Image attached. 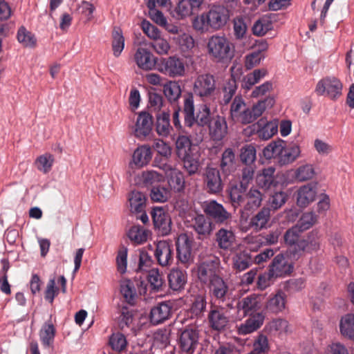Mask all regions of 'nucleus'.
I'll return each mask as SVG.
<instances>
[{
  "instance_id": "f257e3e1",
  "label": "nucleus",
  "mask_w": 354,
  "mask_h": 354,
  "mask_svg": "<svg viewBox=\"0 0 354 354\" xmlns=\"http://www.w3.org/2000/svg\"><path fill=\"white\" fill-rule=\"evenodd\" d=\"M263 297L261 295L252 294L239 299L236 303V313L234 319L241 321L248 316V318L237 326L236 331L240 335H245L254 333L263 324L266 314L261 310Z\"/></svg>"
},
{
  "instance_id": "f03ea898",
  "label": "nucleus",
  "mask_w": 354,
  "mask_h": 354,
  "mask_svg": "<svg viewBox=\"0 0 354 354\" xmlns=\"http://www.w3.org/2000/svg\"><path fill=\"white\" fill-rule=\"evenodd\" d=\"M230 19V11L221 5H214L209 10L197 15L192 21L193 29L198 33L204 34L216 31L223 28Z\"/></svg>"
},
{
  "instance_id": "7ed1b4c3",
  "label": "nucleus",
  "mask_w": 354,
  "mask_h": 354,
  "mask_svg": "<svg viewBox=\"0 0 354 354\" xmlns=\"http://www.w3.org/2000/svg\"><path fill=\"white\" fill-rule=\"evenodd\" d=\"M194 102L193 94L188 95L184 100L183 114L185 124L188 127L197 126L199 128L200 134L202 133V129L209 125L211 122L210 109L206 104L201 106L194 115Z\"/></svg>"
},
{
  "instance_id": "20e7f679",
  "label": "nucleus",
  "mask_w": 354,
  "mask_h": 354,
  "mask_svg": "<svg viewBox=\"0 0 354 354\" xmlns=\"http://www.w3.org/2000/svg\"><path fill=\"white\" fill-rule=\"evenodd\" d=\"M209 56L217 62L230 61L234 55L233 44L224 35H214L207 44Z\"/></svg>"
},
{
  "instance_id": "39448f33",
  "label": "nucleus",
  "mask_w": 354,
  "mask_h": 354,
  "mask_svg": "<svg viewBox=\"0 0 354 354\" xmlns=\"http://www.w3.org/2000/svg\"><path fill=\"white\" fill-rule=\"evenodd\" d=\"M343 84L335 76H327L321 79L316 84L315 92L317 95L325 96L336 100L342 95Z\"/></svg>"
},
{
  "instance_id": "423d86ee",
  "label": "nucleus",
  "mask_w": 354,
  "mask_h": 354,
  "mask_svg": "<svg viewBox=\"0 0 354 354\" xmlns=\"http://www.w3.org/2000/svg\"><path fill=\"white\" fill-rule=\"evenodd\" d=\"M156 69L170 77H183L185 73L183 59L176 55L159 59Z\"/></svg>"
},
{
  "instance_id": "0eeeda50",
  "label": "nucleus",
  "mask_w": 354,
  "mask_h": 354,
  "mask_svg": "<svg viewBox=\"0 0 354 354\" xmlns=\"http://www.w3.org/2000/svg\"><path fill=\"white\" fill-rule=\"evenodd\" d=\"M216 80L210 74L198 75L194 83L193 94L199 97L203 101L211 99L216 92Z\"/></svg>"
},
{
  "instance_id": "6e6552de",
  "label": "nucleus",
  "mask_w": 354,
  "mask_h": 354,
  "mask_svg": "<svg viewBox=\"0 0 354 354\" xmlns=\"http://www.w3.org/2000/svg\"><path fill=\"white\" fill-rule=\"evenodd\" d=\"M211 297L219 304L225 303L227 308H233L232 302L230 301L232 292L230 291L227 283L220 277H214L209 286Z\"/></svg>"
},
{
  "instance_id": "1a4fd4ad",
  "label": "nucleus",
  "mask_w": 354,
  "mask_h": 354,
  "mask_svg": "<svg viewBox=\"0 0 354 354\" xmlns=\"http://www.w3.org/2000/svg\"><path fill=\"white\" fill-rule=\"evenodd\" d=\"M192 244V239L186 234H180L176 242L178 261L186 268L194 262Z\"/></svg>"
},
{
  "instance_id": "9d476101",
  "label": "nucleus",
  "mask_w": 354,
  "mask_h": 354,
  "mask_svg": "<svg viewBox=\"0 0 354 354\" xmlns=\"http://www.w3.org/2000/svg\"><path fill=\"white\" fill-rule=\"evenodd\" d=\"M153 124V116L149 113L147 111L140 112L133 127L134 136L140 140H145L151 135Z\"/></svg>"
},
{
  "instance_id": "9b49d317",
  "label": "nucleus",
  "mask_w": 354,
  "mask_h": 354,
  "mask_svg": "<svg viewBox=\"0 0 354 354\" xmlns=\"http://www.w3.org/2000/svg\"><path fill=\"white\" fill-rule=\"evenodd\" d=\"M199 340V331L195 328H188L183 330L180 335L178 343L182 352L193 354Z\"/></svg>"
},
{
  "instance_id": "f8f14e48",
  "label": "nucleus",
  "mask_w": 354,
  "mask_h": 354,
  "mask_svg": "<svg viewBox=\"0 0 354 354\" xmlns=\"http://www.w3.org/2000/svg\"><path fill=\"white\" fill-rule=\"evenodd\" d=\"M202 209L207 216L213 218L216 223H224L231 217V214L221 204L214 200L203 202Z\"/></svg>"
},
{
  "instance_id": "ddd939ff",
  "label": "nucleus",
  "mask_w": 354,
  "mask_h": 354,
  "mask_svg": "<svg viewBox=\"0 0 354 354\" xmlns=\"http://www.w3.org/2000/svg\"><path fill=\"white\" fill-rule=\"evenodd\" d=\"M151 216L155 228L162 236L168 235L171 230V219L169 214L162 208L154 207Z\"/></svg>"
},
{
  "instance_id": "4468645a",
  "label": "nucleus",
  "mask_w": 354,
  "mask_h": 354,
  "mask_svg": "<svg viewBox=\"0 0 354 354\" xmlns=\"http://www.w3.org/2000/svg\"><path fill=\"white\" fill-rule=\"evenodd\" d=\"M154 257L162 267H169L174 261V248L171 242L160 241L156 243Z\"/></svg>"
},
{
  "instance_id": "2eb2a0df",
  "label": "nucleus",
  "mask_w": 354,
  "mask_h": 354,
  "mask_svg": "<svg viewBox=\"0 0 354 354\" xmlns=\"http://www.w3.org/2000/svg\"><path fill=\"white\" fill-rule=\"evenodd\" d=\"M203 180L209 193L218 194L222 192L223 183L220 171L216 168L207 167L203 176Z\"/></svg>"
},
{
  "instance_id": "dca6fc26",
  "label": "nucleus",
  "mask_w": 354,
  "mask_h": 354,
  "mask_svg": "<svg viewBox=\"0 0 354 354\" xmlns=\"http://www.w3.org/2000/svg\"><path fill=\"white\" fill-rule=\"evenodd\" d=\"M318 232L312 231L306 239H301L294 250V259L299 258L304 252L317 251L320 248Z\"/></svg>"
},
{
  "instance_id": "f3484780",
  "label": "nucleus",
  "mask_w": 354,
  "mask_h": 354,
  "mask_svg": "<svg viewBox=\"0 0 354 354\" xmlns=\"http://www.w3.org/2000/svg\"><path fill=\"white\" fill-rule=\"evenodd\" d=\"M270 219V209L269 207H263L256 215L252 216L248 225L241 224V228L243 231L247 232L252 229L256 232H259L268 227V223Z\"/></svg>"
},
{
  "instance_id": "a211bd4d",
  "label": "nucleus",
  "mask_w": 354,
  "mask_h": 354,
  "mask_svg": "<svg viewBox=\"0 0 354 354\" xmlns=\"http://www.w3.org/2000/svg\"><path fill=\"white\" fill-rule=\"evenodd\" d=\"M138 66L144 71L156 69L158 59L147 48H138L134 55Z\"/></svg>"
},
{
  "instance_id": "6ab92c4d",
  "label": "nucleus",
  "mask_w": 354,
  "mask_h": 354,
  "mask_svg": "<svg viewBox=\"0 0 354 354\" xmlns=\"http://www.w3.org/2000/svg\"><path fill=\"white\" fill-rule=\"evenodd\" d=\"M252 127L257 129L259 138L264 140H269L278 131L277 121H268L265 118H261Z\"/></svg>"
},
{
  "instance_id": "aec40b11",
  "label": "nucleus",
  "mask_w": 354,
  "mask_h": 354,
  "mask_svg": "<svg viewBox=\"0 0 354 354\" xmlns=\"http://www.w3.org/2000/svg\"><path fill=\"white\" fill-rule=\"evenodd\" d=\"M169 288L177 292L184 290L187 282V272L180 268H172L167 276Z\"/></svg>"
},
{
  "instance_id": "412c9836",
  "label": "nucleus",
  "mask_w": 354,
  "mask_h": 354,
  "mask_svg": "<svg viewBox=\"0 0 354 354\" xmlns=\"http://www.w3.org/2000/svg\"><path fill=\"white\" fill-rule=\"evenodd\" d=\"M207 319L210 327L218 331L224 330L229 322V318L225 315L223 307L214 306L211 308Z\"/></svg>"
},
{
  "instance_id": "4be33fe9",
  "label": "nucleus",
  "mask_w": 354,
  "mask_h": 354,
  "mask_svg": "<svg viewBox=\"0 0 354 354\" xmlns=\"http://www.w3.org/2000/svg\"><path fill=\"white\" fill-rule=\"evenodd\" d=\"M286 293L279 290L276 294L270 295L266 303L265 309L268 313L277 315L286 309Z\"/></svg>"
},
{
  "instance_id": "5701e85b",
  "label": "nucleus",
  "mask_w": 354,
  "mask_h": 354,
  "mask_svg": "<svg viewBox=\"0 0 354 354\" xmlns=\"http://www.w3.org/2000/svg\"><path fill=\"white\" fill-rule=\"evenodd\" d=\"M209 135L216 141H220L227 133V125L225 119L220 115L214 117L209 124Z\"/></svg>"
},
{
  "instance_id": "b1692460",
  "label": "nucleus",
  "mask_w": 354,
  "mask_h": 354,
  "mask_svg": "<svg viewBox=\"0 0 354 354\" xmlns=\"http://www.w3.org/2000/svg\"><path fill=\"white\" fill-rule=\"evenodd\" d=\"M317 184H307L297 191V203L299 207H306L315 200Z\"/></svg>"
},
{
  "instance_id": "393cba45",
  "label": "nucleus",
  "mask_w": 354,
  "mask_h": 354,
  "mask_svg": "<svg viewBox=\"0 0 354 354\" xmlns=\"http://www.w3.org/2000/svg\"><path fill=\"white\" fill-rule=\"evenodd\" d=\"M171 306L169 303L162 302L151 308L150 321L154 325H158L168 319L171 315Z\"/></svg>"
},
{
  "instance_id": "a878e982",
  "label": "nucleus",
  "mask_w": 354,
  "mask_h": 354,
  "mask_svg": "<svg viewBox=\"0 0 354 354\" xmlns=\"http://www.w3.org/2000/svg\"><path fill=\"white\" fill-rule=\"evenodd\" d=\"M217 266V262L214 261H204L200 263L197 270L199 280L204 283L207 282L210 283L214 277H218L216 274Z\"/></svg>"
},
{
  "instance_id": "bb28decb",
  "label": "nucleus",
  "mask_w": 354,
  "mask_h": 354,
  "mask_svg": "<svg viewBox=\"0 0 354 354\" xmlns=\"http://www.w3.org/2000/svg\"><path fill=\"white\" fill-rule=\"evenodd\" d=\"M269 270L274 276L279 277L292 272L293 266L287 262L283 254H279L274 258Z\"/></svg>"
},
{
  "instance_id": "cd10ccee",
  "label": "nucleus",
  "mask_w": 354,
  "mask_h": 354,
  "mask_svg": "<svg viewBox=\"0 0 354 354\" xmlns=\"http://www.w3.org/2000/svg\"><path fill=\"white\" fill-rule=\"evenodd\" d=\"M151 158V148L147 145H142L134 151L130 165L131 167L134 165L137 168H141L147 165L150 162Z\"/></svg>"
},
{
  "instance_id": "c85d7f7f",
  "label": "nucleus",
  "mask_w": 354,
  "mask_h": 354,
  "mask_svg": "<svg viewBox=\"0 0 354 354\" xmlns=\"http://www.w3.org/2000/svg\"><path fill=\"white\" fill-rule=\"evenodd\" d=\"M274 171L275 169L272 167L263 169L257 176V185L264 189L277 187L278 182L274 178Z\"/></svg>"
},
{
  "instance_id": "c756f323",
  "label": "nucleus",
  "mask_w": 354,
  "mask_h": 354,
  "mask_svg": "<svg viewBox=\"0 0 354 354\" xmlns=\"http://www.w3.org/2000/svg\"><path fill=\"white\" fill-rule=\"evenodd\" d=\"M301 154L300 147L297 144L286 146L283 142L279 163L280 165H287L294 162Z\"/></svg>"
},
{
  "instance_id": "7c9ffc66",
  "label": "nucleus",
  "mask_w": 354,
  "mask_h": 354,
  "mask_svg": "<svg viewBox=\"0 0 354 354\" xmlns=\"http://www.w3.org/2000/svg\"><path fill=\"white\" fill-rule=\"evenodd\" d=\"M268 75V71L266 68L255 69L252 73L244 76L241 87L246 91L250 90L253 86L259 83Z\"/></svg>"
},
{
  "instance_id": "2f4dec72",
  "label": "nucleus",
  "mask_w": 354,
  "mask_h": 354,
  "mask_svg": "<svg viewBox=\"0 0 354 354\" xmlns=\"http://www.w3.org/2000/svg\"><path fill=\"white\" fill-rule=\"evenodd\" d=\"M172 127L170 124V115L168 112H162L156 118V131L162 138H167Z\"/></svg>"
},
{
  "instance_id": "473e14b6",
  "label": "nucleus",
  "mask_w": 354,
  "mask_h": 354,
  "mask_svg": "<svg viewBox=\"0 0 354 354\" xmlns=\"http://www.w3.org/2000/svg\"><path fill=\"white\" fill-rule=\"evenodd\" d=\"M246 189L247 186L243 185V182L230 187L229 195L234 207L241 206L245 203Z\"/></svg>"
},
{
  "instance_id": "72a5a7b5",
  "label": "nucleus",
  "mask_w": 354,
  "mask_h": 354,
  "mask_svg": "<svg viewBox=\"0 0 354 354\" xmlns=\"http://www.w3.org/2000/svg\"><path fill=\"white\" fill-rule=\"evenodd\" d=\"M147 198L138 191H133L129 196L130 211L131 212H143L146 208Z\"/></svg>"
},
{
  "instance_id": "f704fd0d",
  "label": "nucleus",
  "mask_w": 354,
  "mask_h": 354,
  "mask_svg": "<svg viewBox=\"0 0 354 354\" xmlns=\"http://www.w3.org/2000/svg\"><path fill=\"white\" fill-rule=\"evenodd\" d=\"M120 293L124 301L130 304L133 305L137 297V290L133 281L129 279H125L120 283Z\"/></svg>"
},
{
  "instance_id": "c9c22d12",
  "label": "nucleus",
  "mask_w": 354,
  "mask_h": 354,
  "mask_svg": "<svg viewBox=\"0 0 354 354\" xmlns=\"http://www.w3.org/2000/svg\"><path fill=\"white\" fill-rule=\"evenodd\" d=\"M216 240L220 248L230 250L233 247L235 236L232 230L221 228L216 234Z\"/></svg>"
},
{
  "instance_id": "e433bc0d",
  "label": "nucleus",
  "mask_w": 354,
  "mask_h": 354,
  "mask_svg": "<svg viewBox=\"0 0 354 354\" xmlns=\"http://www.w3.org/2000/svg\"><path fill=\"white\" fill-rule=\"evenodd\" d=\"M192 226L199 234L207 236L212 231V223L203 214L197 215L193 220Z\"/></svg>"
},
{
  "instance_id": "4c0bfd02",
  "label": "nucleus",
  "mask_w": 354,
  "mask_h": 354,
  "mask_svg": "<svg viewBox=\"0 0 354 354\" xmlns=\"http://www.w3.org/2000/svg\"><path fill=\"white\" fill-rule=\"evenodd\" d=\"M263 195L260 191L255 188H251L246 192L245 196V203H243L245 209L247 210H254L257 209L261 204Z\"/></svg>"
},
{
  "instance_id": "58836bf2",
  "label": "nucleus",
  "mask_w": 354,
  "mask_h": 354,
  "mask_svg": "<svg viewBox=\"0 0 354 354\" xmlns=\"http://www.w3.org/2000/svg\"><path fill=\"white\" fill-rule=\"evenodd\" d=\"M339 330L346 338L354 340V315L346 314L339 322Z\"/></svg>"
},
{
  "instance_id": "ea45409f",
  "label": "nucleus",
  "mask_w": 354,
  "mask_h": 354,
  "mask_svg": "<svg viewBox=\"0 0 354 354\" xmlns=\"http://www.w3.org/2000/svg\"><path fill=\"white\" fill-rule=\"evenodd\" d=\"M150 234L149 230L139 225L131 227L127 234L131 241L136 245L146 242Z\"/></svg>"
},
{
  "instance_id": "a19ab883",
  "label": "nucleus",
  "mask_w": 354,
  "mask_h": 354,
  "mask_svg": "<svg viewBox=\"0 0 354 354\" xmlns=\"http://www.w3.org/2000/svg\"><path fill=\"white\" fill-rule=\"evenodd\" d=\"M176 148L178 156L185 157L186 155L196 151V148L192 146L189 137L186 136H178L176 140Z\"/></svg>"
},
{
  "instance_id": "79ce46f5",
  "label": "nucleus",
  "mask_w": 354,
  "mask_h": 354,
  "mask_svg": "<svg viewBox=\"0 0 354 354\" xmlns=\"http://www.w3.org/2000/svg\"><path fill=\"white\" fill-rule=\"evenodd\" d=\"M56 329L50 322H46L39 331V338L44 346L53 345L55 337Z\"/></svg>"
},
{
  "instance_id": "37998d69",
  "label": "nucleus",
  "mask_w": 354,
  "mask_h": 354,
  "mask_svg": "<svg viewBox=\"0 0 354 354\" xmlns=\"http://www.w3.org/2000/svg\"><path fill=\"white\" fill-rule=\"evenodd\" d=\"M173 39L183 53L190 52L195 46L193 37L185 32H180L176 37H174Z\"/></svg>"
},
{
  "instance_id": "c03bdc74",
  "label": "nucleus",
  "mask_w": 354,
  "mask_h": 354,
  "mask_svg": "<svg viewBox=\"0 0 354 354\" xmlns=\"http://www.w3.org/2000/svg\"><path fill=\"white\" fill-rule=\"evenodd\" d=\"M112 50L115 57H118L122 53L124 48V37L122 30L118 27H114L112 31Z\"/></svg>"
},
{
  "instance_id": "a18cd8bd",
  "label": "nucleus",
  "mask_w": 354,
  "mask_h": 354,
  "mask_svg": "<svg viewBox=\"0 0 354 354\" xmlns=\"http://www.w3.org/2000/svg\"><path fill=\"white\" fill-rule=\"evenodd\" d=\"M303 232L295 225L288 229L284 234L283 238L286 245L290 246V252L294 258V250L296 249L297 244L300 241L299 236Z\"/></svg>"
},
{
  "instance_id": "49530a36",
  "label": "nucleus",
  "mask_w": 354,
  "mask_h": 354,
  "mask_svg": "<svg viewBox=\"0 0 354 354\" xmlns=\"http://www.w3.org/2000/svg\"><path fill=\"white\" fill-rule=\"evenodd\" d=\"M183 161L185 169L189 175L196 174L199 168V155L197 151L186 155L185 157H180Z\"/></svg>"
},
{
  "instance_id": "de8ad7c7",
  "label": "nucleus",
  "mask_w": 354,
  "mask_h": 354,
  "mask_svg": "<svg viewBox=\"0 0 354 354\" xmlns=\"http://www.w3.org/2000/svg\"><path fill=\"white\" fill-rule=\"evenodd\" d=\"M54 161L53 155L46 153L37 158L35 165L39 171L47 174L51 170Z\"/></svg>"
},
{
  "instance_id": "09e8293b",
  "label": "nucleus",
  "mask_w": 354,
  "mask_h": 354,
  "mask_svg": "<svg viewBox=\"0 0 354 354\" xmlns=\"http://www.w3.org/2000/svg\"><path fill=\"white\" fill-rule=\"evenodd\" d=\"M274 103V97L271 95H268L263 100L258 101L251 108L252 109L253 115L257 119L263 115L266 109H271Z\"/></svg>"
},
{
  "instance_id": "8fccbe9b",
  "label": "nucleus",
  "mask_w": 354,
  "mask_h": 354,
  "mask_svg": "<svg viewBox=\"0 0 354 354\" xmlns=\"http://www.w3.org/2000/svg\"><path fill=\"white\" fill-rule=\"evenodd\" d=\"M315 175V170L311 164L301 165L295 171V178L299 182L311 180Z\"/></svg>"
},
{
  "instance_id": "3c124183",
  "label": "nucleus",
  "mask_w": 354,
  "mask_h": 354,
  "mask_svg": "<svg viewBox=\"0 0 354 354\" xmlns=\"http://www.w3.org/2000/svg\"><path fill=\"white\" fill-rule=\"evenodd\" d=\"M193 10L187 0H180L174 9L172 16L178 20L184 19L192 14Z\"/></svg>"
},
{
  "instance_id": "603ef678",
  "label": "nucleus",
  "mask_w": 354,
  "mask_h": 354,
  "mask_svg": "<svg viewBox=\"0 0 354 354\" xmlns=\"http://www.w3.org/2000/svg\"><path fill=\"white\" fill-rule=\"evenodd\" d=\"M283 141H274L270 142L267 147L263 150V156L269 160L273 158H278L279 160L281 152L283 149Z\"/></svg>"
},
{
  "instance_id": "864d4df0",
  "label": "nucleus",
  "mask_w": 354,
  "mask_h": 354,
  "mask_svg": "<svg viewBox=\"0 0 354 354\" xmlns=\"http://www.w3.org/2000/svg\"><path fill=\"white\" fill-rule=\"evenodd\" d=\"M236 90V81L234 77H232L224 84L223 88V96L222 98V103L225 105L227 104L231 101L232 97L235 95Z\"/></svg>"
},
{
  "instance_id": "5fc2aeb1",
  "label": "nucleus",
  "mask_w": 354,
  "mask_h": 354,
  "mask_svg": "<svg viewBox=\"0 0 354 354\" xmlns=\"http://www.w3.org/2000/svg\"><path fill=\"white\" fill-rule=\"evenodd\" d=\"M142 181L146 186H156L155 185L165 181V176L154 170L143 171L142 174Z\"/></svg>"
},
{
  "instance_id": "6e6d98bb",
  "label": "nucleus",
  "mask_w": 354,
  "mask_h": 354,
  "mask_svg": "<svg viewBox=\"0 0 354 354\" xmlns=\"http://www.w3.org/2000/svg\"><path fill=\"white\" fill-rule=\"evenodd\" d=\"M317 216L313 212L304 213L295 225L301 231L310 229L317 221Z\"/></svg>"
},
{
  "instance_id": "4d7b16f0",
  "label": "nucleus",
  "mask_w": 354,
  "mask_h": 354,
  "mask_svg": "<svg viewBox=\"0 0 354 354\" xmlns=\"http://www.w3.org/2000/svg\"><path fill=\"white\" fill-rule=\"evenodd\" d=\"M147 279L153 291L158 292L162 289L164 280L158 268H153L148 272Z\"/></svg>"
},
{
  "instance_id": "13d9d810",
  "label": "nucleus",
  "mask_w": 354,
  "mask_h": 354,
  "mask_svg": "<svg viewBox=\"0 0 354 354\" xmlns=\"http://www.w3.org/2000/svg\"><path fill=\"white\" fill-rule=\"evenodd\" d=\"M272 28V23L268 17H262L257 20L252 26V32L257 36H263Z\"/></svg>"
},
{
  "instance_id": "bf43d9fd",
  "label": "nucleus",
  "mask_w": 354,
  "mask_h": 354,
  "mask_svg": "<svg viewBox=\"0 0 354 354\" xmlns=\"http://www.w3.org/2000/svg\"><path fill=\"white\" fill-rule=\"evenodd\" d=\"M163 92L169 101L177 100L181 95V89L176 82L170 81L164 85Z\"/></svg>"
},
{
  "instance_id": "052dcab7",
  "label": "nucleus",
  "mask_w": 354,
  "mask_h": 354,
  "mask_svg": "<svg viewBox=\"0 0 354 354\" xmlns=\"http://www.w3.org/2000/svg\"><path fill=\"white\" fill-rule=\"evenodd\" d=\"M17 37L18 41L26 47H34L36 44L34 36L24 26L19 28Z\"/></svg>"
},
{
  "instance_id": "680f3d73",
  "label": "nucleus",
  "mask_w": 354,
  "mask_h": 354,
  "mask_svg": "<svg viewBox=\"0 0 354 354\" xmlns=\"http://www.w3.org/2000/svg\"><path fill=\"white\" fill-rule=\"evenodd\" d=\"M256 155L257 151L255 147L252 145H246L241 149L240 158L242 162L246 165H250L255 161Z\"/></svg>"
},
{
  "instance_id": "e2e57ef3",
  "label": "nucleus",
  "mask_w": 354,
  "mask_h": 354,
  "mask_svg": "<svg viewBox=\"0 0 354 354\" xmlns=\"http://www.w3.org/2000/svg\"><path fill=\"white\" fill-rule=\"evenodd\" d=\"M245 106L246 104L241 95H236L234 98L230 111V117L233 121L237 119Z\"/></svg>"
},
{
  "instance_id": "0e129e2a",
  "label": "nucleus",
  "mask_w": 354,
  "mask_h": 354,
  "mask_svg": "<svg viewBox=\"0 0 354 354\" xmlns=\"http://www.w3.org/2000/svg\"><path fill=\"white\" fill-rule=\"evenodd\" d=\"M147 6L149 8V15L151 20L160 26H165L167 19L161 11L156 9L153 1H147Z\"/></svg>"
},
{
  "instance_id": "69168bd1",
  "label": "nucleus",
  "mask_w": 354,
  "mask_h": 354,
  "mask_svg": "<svg viewBox=\"0 0 354 354\" xmlns=\"http://www.w3.org/2000/svg\"><path fill=\"white\" fill-rule=\"evenodd\" d=\"M109 344L113 350L121 352L126 348L127 341L123 334L116 333L110 337Z\"/></svg>"
},
{
  "instance_id": "338daca9",
  "label": "nucleus",
  "mask_w": 354,
  "mask_h": 354,
  "mask_svg": "<svg viewBox=\"0 0 354 354\" xmlns=\"http://www.w3.org/2000/svg\"><path fill=\"white\" fill-rule=\"evenodd\" d=\"M235 155L232 149H225L222 154L221 167L224 171H230L234 168Z\"/></svg>"
},
{
  "instance_id": "774afa93",
  "label": "nucleus",
  "mask_w": 354,
  "mask_h": 354,
  "mask_svg": "<svg viewBox=\"0 0 354 354\" xmlns=\"http://www.w3.org/2000/svg\"><path fill=\"white\" fill-rule=\"evenodd\" d=\"M150 46L158 55H167L169 53L171 48L169 41L164 38L162 35L155 41H152Z\"/></svg>"
}]
</instances>
